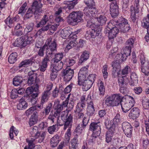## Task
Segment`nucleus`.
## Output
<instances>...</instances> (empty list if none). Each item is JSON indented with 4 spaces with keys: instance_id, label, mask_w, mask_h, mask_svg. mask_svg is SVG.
<instances>
[{
    "instance_id": "nucleus-40",
    "label": "nucleus",
    "mask_w": 149,
    "mask_h": 149,
    "mask_svg": "<svg viewBox=\"0 0 149 149\" xmlns=\"http://www.w3.org/2000/svg\"><path fill=\"white\" fill-rule=\"evenodd\" d=\"M98 123L93 122L91 123L89 126V130L92 132L97 131L101 128L100 125L98 124Z\"/></svg>"
},
{
    "instance_id": "nucleus-47",
    "label": "nucleus",
    "mask_w": 149,
    "mask_h": 149,
    "mask_svg": "<svg viewBox=\"0 0 149 149\" xmlns=\"http://www.w3.org/2000/svg\"><path fill=\"white\" fill-rule=\"evenodd\" d=\"M142 104L144 109H148L149 108V100L145 97H143Z\"/></svg>"
},
{
    "instance_id": "nucleus-15",
    "label": "nucleus",
    "mask_w": 149,
    "mask_h": 149,
    "mask_svg": "<svg viewBox=\"0 0 149 149\" xmlns=\"http://www.w3.org/2000/svg\"><path fill=\"white\" fill-rule=\"evenodd\" d=\"M91 27L92 29L90 32L91 36L93 38H95L100 33L102 30V27L101 26L93 24L91 25Z\"/></svg>"
},
{
    "instance_id": "nucleus-21",
    "label": "nucleus",
    "mask_w": 149,
    "mask_h": 149,
    "mask_svg": "<svg viewBox=\"0 0 149 149\" xmlns=\"http://www.w3.org/2000/svg\"><path fill=\"white\" fill-rule=\"evenodd\" d=\"M60 107V106H58V107ZM55 110L56 111L54 112V114L51 113L48 118V120H51L52 123L54 122V119L56 117L57 118L58 120L60 119L59 115L60 113V109H59L58 108L57 109V110Z\"/></svg>"
},
{
    "instance_id": "nucleus-60",
    "label": "nucleus",
    "mask_w": 149,
    "mask_h": 149,
    "mask_svg": "<svg viewBox=\"0 0 149 149\" xmlns=\"http://www.w3.org/2000/svg\"><path fill=\"white\" fill-rule=\"evenodd\" d=\"M27 6V3L26 2H25L22 6L20 7L18 11V14H21L22 15L26 12V9L25 7Z\"/></svg>"
},
{
    "instance_id": "nucleus-46",
    "label": "nucleus",
    "mask_w": 149,
    "mask_h": 149,
    "mask_svg": "<svg viewBox=\"0 0 149 149\" xmlns=\"http://www.w3.org/2000/svg\"><path fill=\"white\" fill-rule=\"evenodd\" d=\"M121 122V120L120 118V115L119 114L117 113L113 119V124L114 125H116L119 124Z\"/></svg>"
},
{
    "instance_id": "nucleus-5",
    "label": "nucleus",
    "mask_w": 149,
    "mask_h": 149,
    "mask_svg": "<svg viewBox=\"0 0 149 149\" xmlns=\"http://www.w3.org/2000/svg\"><path fill=\"white\" fill-rule=\"evenodd\" d=\"M72 116L70 115L68 116V118L64 125L63 129L64 130L68 128L65 135V141L66 143H68L70 139L71 133V129L72 127Z\"/></svg>"
},
{
    "instance_id": "nucleus-28",
    "label": "nucleus",
    "mask_w": 149,
    "mask_h": 149,
    "mask_svg": "<svg viewBox=\"0 0 149 149\" xmlns=\"http://www.w3.org/2000/svg\"><path fill=\"white\" fill-rule=\"evenodd\" d=\"M45 135L46 132H43L41 134L40 132H38L36 134L34 133L32 135L33 137V139H35L39 138L38 142L41 143L44 140Z\"/></svg>"
},
{
    "instance_id": "nucleus-25",
    "label": "nucleus",
    "mask_w": 149,
    "mask_h": 149,
    "mask_svg": "<svg viewBox=\"0 0 149 149\" xmlns=\"http://www.w3.org/2000/svg\"><path fill=\"white\" fill-rule=\"evenodd\" d=\"M63 65V63L62 62L54 61L51 68L52 69L58 72L62 68Z\"/></svg>"
},
{
    "instance_id": "nucleus-6",
    "label": "nucleus",
    "mask_w": 149,
    "mask_h": 149,
    "mask_svg": "<svg viewBox=\"0 0 149 149\" xmlns=\"http://www.w3.org/2000/svg\"><path fill=\"white\" fill-rule=\"evenodd\" d=\"M83 13L82 12H72L67 17V22L71 24L74 22L78 23L83 21Z\"/></svg>"
},
{
    "instance_id": "nucleus-19",
    "label": "nucleus",
    "mask_w": 149,
    "mask_h": 149,
    "mask_svg": "<svg viewBox=\"0 0 149 149\" xmlns=\"http://www.w3.org/2000/svg\"><path fill=\"white\" fill-rule=\"evenodd\" d=\"M140 113L139 109L137 107H134L130 111L129 116L130 119H135L139 116Z\"/></svg>"
},
{
    "instance_id": "nucleus-1",
    "label": "nucleus",
    "mask_w": 149,
    "mask_h": 149,
    "mask_svg": "<svg viewBox=\"0 0 149 149\" xmlns=\"http://www.w3.org/2000/svg\"><path fill=\"white\" fill-rule=\"evenodd\" d=\"M123 97L120 93H113L107 96L105 100V104L108 107H116L118 106Z\"/></svg>"
},
{
    "instance_id": "nucleus-4",
    "label": "nucleus",
    "mask_w": 149,
    "mask_h": 149,
    "mask_svg": "<svg viewBox=\"0 0 149 149\" xmlns=\"http://www.w3.org/2000/svg\"><path fill=\"white\" fill-rule=\"evenodd\" d=\"M45 47L46 54L48 55H51L54 52L56 51L57 44L55 40L52 41V38L47 39L44 45ZM48 56L47 57H48Z\"/></svg>"
},
{
    "instance_id": "nucleus-51",
    "label": "nucleus",
    "mask_w": 149,
    "mask_h": 149,
    "mask_svg": "<svg viewBox=\"0 0 149 149\" xmlns=\"http://www.w3.org/2000/svg\"><path fill=\"white\" fill-rule=\"evenodd\" d=\"M37 92L35 88L32 86L28 87L26 90V93L28 95H32L34 93Z\"/></svg>"
},
{
    "instance_id": "nucleus-37",
    "label": "nucleus",
    "mask_w": 149,
    "mask_h": 149,
    "mask_svg": "<svg viewBox=\"0 0 149 149\" xmlns=\"http://www.w3.org/2000/svg\"><path fill=\"white\" fill-rule=\"evenodd\" d=\"M113 132L114 129L111 128L109 129L107 132L106 137V141L107 143H109L111 141Z\"/></svg>"
},
{
    "instance_id": "nucleus-56",
    "label": "nucleus",
    "mask_w": 149,
    "mask_h": 149,
    "mask_svg": "<svg viewBox=\"0 0 149 149\" xmlns=\"http://www.w3.org/2000/svg\"><path fill=\"white\" fill-rule=\"evenodd\" d=\"M134 40L132 38H129L126 42V47H129L132 48L134 44Z\"/></svg>"
},
{
    "instance_id": "nucleus-38",
    "label": "nucleus",
    "mask_w": 149,
    "mask_h": 149,
    "mask_svg": "<svg viewBox=\"0 0 149 149\" xmlns=\"http://www.w3.org/2000/svg\"><path fill=\"white\" fill-rule=\"evenodd\" d=\"M112 66L113 70L115 72L119 71L121 68V66L120 62L118 60L114 61L111 63Z\"/></svg>"
},
{
    "instance_id": "nucleus-61",
    "label": "nucleus",
    "mask_w": 149,
    "mask_h": 149,
    "mask_svg": "<svg viewBox=\"0 0 149 149\" xmlns=\"http://www.w3.org/2000/svg\"><path fill=\"white\" fill-rule=\"evenodd\" d=\"M48 93L47 91H45L43 93L42 96V97L41 102L42 103H44L45 102L47 101L48 99Z\"/></svg>"
},
{
    "instance_id": "nucleus-63",
    "label": "nucleus",
    "mask_w": 149,
    "mask_h": 149,
    "mask_svg": "<svg viewBox=\"0 0 149 149\" xmlns=\"http://www.w3.org/2000/svg\"><path fill=\"white\" fill-rule=\"evenodd\" d=\"M17 90L16 89H13L11 92L10 96L12 99L16 98L17 96Z\"/></svg>"
},
{
    "instance_id": "nucleus-24",
    "label": "nucleus",
    "mask_w": 149,
    "mask_h": 149,
    "mask_svg": "<svg viewBox=\"0 0 149 149\" xmlns=\"http://www.w3.org/2000/svg\"><path fill=\"white\" fill-rule=\"evenodd\" d=\"M131 71V68L130 66L127 65L121 71V73L120 71L117 72V74L118 77L121 75L126 76L130 73Z\"/></svg>"
},
{
    "instance_id": "nucleus-64",
    "label": "nucleus",
    "mask_w": 149,
    "mask_h": 149,
    "mask_svg": "<svg viewBox=\"0 0 149 149\" xmlns=\"http://www.w3.org/2000/svg\"><path fill=\"white\" fill-rule=\"evenodd\" d=\"M95 77L96 74H90L88 76L86 79L93 84Z\"/></svg>"
},
{
    "instance_id": "nucleus-12",
    "label": "nucleus",
    "mask_w": 149,
    "mask_h": 149,
    "mask_svg": "<svg viewBox=\"0 0 149 149\" xmlns=\"http://www.w3.org/2000/svg\"><path fill=\"white\" fill-rule=\"evenodd\" d=\"M118 77H119L118 79V84L120 87V91L121 93H123L125 91H126L125 87L129 82V80L128 78L126 76H122L121 77L119 76Z\"/></svg>"
},
{
    "instance_id": "nucleus-35",
    "label": "nucleus",
    "mask_w": 149,
    "mask_h": 149,
    "mask_svg": "<svg viewBox=\"0 0 149 149\" xmlns=\"http://www.w3.org/2000/svg\"><path fill=\"white\" fill-rule=\"evenodd\" d=\"M48 17L46 15H45L40 21L37 24L36 27L38 28L42 27L45 25L48 21Z\"/></svg>"
},
{
    "instance_id": "nucleus-54",
    "label": "nucleus",
    "mask_w": 149,
    "mask_h": 149,
    "mask_svg": "<svg viewBox=\"0 0 149 149\" xmlns=\"http://www.w3.org/2000/svg\"><path fill=\"white\" fill-rule=\"evenodd\" d=\"M88 67L89 65H87L82 68L79 72V74H82L86 75L88 72Z\"/></svg>"
},
{
    "instance_id": "nucleus-18",
    "label": "nucleus",
    "mask_w": 149,
    "mask_h": 149,
    "mask_svg": "<svg viewBox=\"0 0 149 149\" xmlns=\"http://www.w3.org/2000/svg\"><path fill=\"white\" fill-rule=\"evenodd\" d=\"M39 81V79L37 78V76L36 73H33L29 76L28 80V84L29 85H31L33 84H35L36 86H37V87H38L37 83Z\"/></svg>"
},
{
    "instance_id": "nucleus-7",
    "label": "nucleus",
    "mask_w": 149,
    "mask_h": 149,
    "mask_svg": "<svg viewBox=\"0 0 149 149\" xmlns=\"http://www.w3.org/2000/svg\"><path fill=\"white\" fill-rule=\"evenodd\" d=\"M114 21L116 22L115 23V24L116 23V25L119 29L121 32L125 33L130 29V27L128 24L127 20L125 18L121 17L118 20Z\"/></svg>"
},
{
    "instance_id": "nucleus-20",
    "label": "nucleus",
    "mask_w": 149,
    "mask_h": 149,
    "mask_svg": "<svg viewBox=\"0 0 149 149\" xmlns=\"http://www.w3.org/2000/svg\"><path fill=\"white\" fill-rule=\"evenodd\" d=\"M131 48L128 47H125L123 49V52H121L120 58L123 61L126 60L127 57L130 55Z\"/></svg>"
},
{
    "instance_id": "nucleus-44",
    "label": "nucleus",
    "mask_w": 149,
    "mask_h": 149,
    "mask_svg": "<svg viewBox=\"0 0 149 149\" xmlns=\"http://www.w3.org/2000/svg\"><path fill=\"white\" fill-rule=\"evenodd\" d=\"M99 90L100 91L99 94L101 96H103L105 93V88L103 82L101 81L98 85Z\"/></svg>"
},
{
    "instance_id": "nucleus-42",
    "label": "nucleus",
    "mask_w": 149,
    "mask_h": 149,
    "mask_svg": "<svg viewBox=\"0 0 149 149\" xmlns=\"http://www.w3.org/2000/svg\"><path fill=\"white\" fill-rule=\"evenodd\" d=\"M142 25L143 27L146 29L147 30L149 29V14L143 19Z\"/></svg>"
},
{
    "instance_id": "nucleus-26",
    "label": "nucleus",
    "mask_w": 149,
    "mask_h": 149,
    "mask_svg": "<svg viewBox=\"0 0 149 149\" xmlns=\"http://www.w3.org/2000/svg\"><path fill=\"white\" fill-rule=\"evenodd\" d=\"M68 28H65L62 29L61 32V37L63 38H66L67 37L69 38L70 35L72 34L74 32H72L71 29H69Z\"/></svg>"
},
{
    "instance_id": "nucleus-32",
    "label": "nucleus",
    "mask_w": 149,
    "mask_h": 149,
    "mask_svg": "<svg viewBox=\"0 0 149 149\" xmlns=\"http://www.w3.org/2000/svg\"><path fill=\"white\" fill-rule=\"evenodd\" d=\"M24 40L23 37L18 38L13 43V45L15 47H24Z\"/></svg>"
},
{
    "instance_id": "nucleus-23",
    "label": "nucleus",
    "mask_w": 149,
    "mask_h": 149,
    "mask_svg": "<svg viewBox=\"0 0 149 149\" xmlns=\"http://www.w3.org/2000/svg\"><path fill=\"white\" fill-rule=\"evenodd\" d=\"M38 114L37 112L35 111L31 116L29 121V124L30 126L35 124L38 120Z\"/></svg>"
},
{
    "instance_id": "nucleus-62",
    "label": "nucleus",
    "mask_w": 149,
    "mask_h": 149,
    "mask_svg": "<svg viewBox=\"0 0 149 149\" xmlns=\"http://www.w3.org/2000/svg\"><path fill=\"white\" fill-rule=\"evenodd\" d=\"M57 126L56 125H54L49 127L48 129V132L51 134H53L54 132L57 131Z\"/></svg>"
},
{
    "instance_id": "nucleus-33",
    "label": "nucleus",
    "mask_w": 149,
    "mask_h": 149,
    "mask_svg": "<svg viewBox=\"0 0 149 149\" xmlns=\"http://www.w3.org/2000/svg\"><path fill=\"white\" fill-rule=\"evenodd\" d=\"M81 86H82V88L84 91H86L89 90L93 84L91 82L87 79L84 80Z\"/></svg>"
},
{
    "instance_id": "nucleus-50",
    "label": "nucleus",
    "mask_w": 149,
    "mask_h": 149,
    "mask_svg": "<svg viewBox=\"0 0 149 149\" xmlns=\"http://www.w3.org/2000/svg\"><path fill=\"white\" fill-rule=\"evenodd\" d=\"M50 25L47 24L45 26L43 27L42 28L40 29L37 32L36 35H40L42 33L47 31L49 29Z\"/></svg>"
},
{
    "instance_id": "nucleus-49",
    "label": "nucleus",
    "mask_w": 149,
    "mask_h": 149,
    "mask_svg": "<svg viewBox=\"0 0 149 149\" xmlns=\"http://www.w3.org/2000/svg\"><path fill=\"white\" fill-rule=\"evenodd\" d=\"M22 82V78L20 77H15L13 81V84L16 86L19 85Z\"/></svg>"
},
{
    "instance_id": "nucleus-16",
    "label": "nucleus",
    "mask_w": 149,
    "mask_h": 149,
    "mask_svg": "<svg viewBox=\"0 0 149 149\" xmlns=\"http://www.w3.org/2000/svg\"><path fill=\"white\" fill-rule=\"evenodd\" d=\"M92 101L91 95H88L86 99V101L88 104L86 110L90 116H92L95 111L94 104Z\"/></svg>"
},
{
    "instance_id": "nucleus-30",
    "label": "nucleus",
    "mask_w": 149,
    "mask_h": 149,
    "mask_svg": "<svg viewBox=\"0 0 149 149\" xmlns=\"http://www.w3.org/2000/svg\"><path fill=\"white\" fill-rule=\"evenodd\" d=\"M68 103V100H65L63 102L62 104H59V102L57 101L54 102V107L55 110H57V109L58 108V106H60V107H59V109H60V113L61 111L62 110L63 107H65L67 106Z\"/></svg>"
},
{
    "instance_id": "nucleus-58",
    "label": "nucleus",
    "mask_w": 149,
    "mask_h": 149,
    "mask_svg": "<svg viewBox=\"0 0 149 149\" xmlns=\"http://www.w3.org/2000/svg\"><path fill=\"white\" fill-rule=\"evenodd\" d=\"M135 8L134 7H132L131 8V18L133 22H135L136 19V13H137L135 12V10H134Z\"/></svg>"
},
{
    "instance_id": "nucleus-45",
    "label": "nucleus",
    "mask_w": 149,
    "mask_h": 149,
    "mask_svg": "<svg viewBox=\"0 0 149 149\" xmlns=\"http://www.w3.org/2000/svg\"><path fill=\"white\" fill-rule=\"evenodd\" d=\"M38 93L37 92H35L30 96V102L33 104H34L36 103L37 99L36 98L38 97Z\"/></svg>"
},
{
    "instance_id": "nucleus-8",
    "label": "nucleus",
    "mask_w": 149,
    "mask_h": 149,
    "mask_svg": "<svg viewBox=\"0 0 149 149\" xmlns=\"http://www.w3.org/2000/svg\"><path fill=\"white\" fill-rule=\"evenodd\" d=\"M141 62V72L146 76L149 74V61L146 60L144 54L141 53L140 57Z\"/></svg>"
},
{
    "instance_id": "nucleus-11",
    "label": "nucleus",
    "mask_w": 149,
    "mask_h": 149,
    "mask_svg": "<svg viewBox=\"0 0 149 149\" xmlns=\"http://www.w3.org/2000/svg\"><path fill=\"white\" fill-rule=\"evenodd\" d=\"M94 6L90 8L85 7L84 10V14L87 16L95 18L98 16L99 14L98 10Z\"/></svg>"
},
{
    "instance_id": "nucleus-55",
    "label": "nucleus",
    "mask_w": 149,
    "mask_h": 149,
    "mask_svg": "<svg viewBox=\"0 0 149 149\" xmlns=\"http://www.w3.org/2000/svg\"><path fill=\"white\" fill-rule=\"evenodd\" d=\"M63 56V54L62 53H60L56 54L55 55L54 58V61L60 62V60L62 59Z\"/></svg>"
},
{
    "instance_id": "nucleus-29",
    "label": "nucleus",
    "mask_w": 149,
    "mask_h": 149,
    "mask_svg": "<svg viewBox=\"0 0 149 149\" xmlns=\"http://www.w3.org/2000/svg\"><path fill=\"white\" fill-rule=\"evenodd\" d=\"M61 139L59 136L57 134L55 135L51 139L50 144L52 146L55 147L60 141Z\"/></svg>"
},
{
    "instance_id": "nucleus-17",
    "label": "nucleus",
    "mask_w": 149,
    "mask_h": 149,
    "mask_svg": "<svg viewBox=\"0 0 149 149\" xmlns=\"http://www.w3.org/2000/svg\"><path fill=\"white\" fill-rule=\"evenodd\" d=\"M110 11L112 17L114 18L118 14V6L117 1L111 2L110 5Z\"/></svg>"
},
{
    "instance_id": "nucleus-48",
    "label": "nucleus",
    "mask_w": 149,
    "mask_h": 149,
    "mask_svg": "<svg viewBox=\"0 0 149 149\" xmlns=\"http://www.w3.org/2000/svg\"><path fill=\"white\" fill-rule=\"evenodd\" d=\"M16 18L15 17L11 18L9 17H8L5 20V22L7 25L10 26V25L13 24L14 21H16Z\"/></svg>"
},
{
    "instance_id": "nucleus-14",
    "label": "nucleus",
    "mask_w": 149,
    "mask_h": 149,
    "mask_svg": "<svg viewBox=\"0 0 149 149\" xmlns=\"http://www.w3.org/2000/svg\"><path fill=\"white\" fill-rule=\"evenodd\" d=\"M122 128L125 135L127 137L130 138L132 136V127L129 123L125 122L122 124Z\"/></svg>"
},
{
    "instance_id": "nucleus-53",
    "label": "nucleus",
    "mask_w": 149,
    "mask_h": 149,
    "mask_svg": "<svg viewBox=\"0 0 149 149\" xmlns=\"http://www.w3.org/2000/svg\"><path fill=\"white\" fill-rule=\"evenodd\" d=\"M36 106H33L27 110L25 112V114L27 116H29L31 115L34 111L36 110Z\"/></svg>"
},
{
    "instance_id": "nucleus-41",
    "label": "nucleus",
    "mask_w": 149,
    "mask_h": 149,
    "mask_svg": "<svg viewBox=\"0 0 149 149\" xmlns=\"http://www.w3.org/2000/svg\"><path fill=\"white\" fill-rule=\"evenodd\" d=\"M49 61L48 57L46 56L45 58H44L42 62V65L39 68L41 71L44 72L45 70L47 65V61Z\"/></svg>"
},
{
    "instance_id": "nucleus-31",
    "label": "nucleus",
    "mask_w": 149,
    "mask_h": 149,
    "mask_svg": "<svg viewBox=\"0 0 149 149\" xmlns=\"http://www.w3.org/2000/svg\"><path fill=\"white\" fill-rule=\"evenodd\" d=\"M77 134H76L74 138L72 139L69 146L70 149H76L77 145L79 144V141L77 138Z\"/></svg>"
},
{
    "instance_id": "nucleus-9",
    "label": "nucleus",
    "mask_w": 149,
    "mask_h": 149,
    "mask_svg": "<svg viewBox=\"0 0 149 149\" xmlns=\"http://www.w3.org/2000/svg\"><path fill=\"white\" fill-rule=\"evenodd\" d=\"M42 4L40 2L37 1H34L32 5V8L35 10L34 14L36 19H38L40 17V14L38 13H41L42 12Z\"/></svg>"
},
{
    "instance_id": "nucleus-10",
    "label": "nucleus",
    "mask_w": 149,
    "mask_h": 149,
    "mask_svg": "<svg viewBox=\"0 0 149 149\" xmlns=\"http://www.w3.org/2000/svg\"><path fill=\"white\" fill-rule=\"evenodd\" d=\"M79 32V30H77L74 32L73 33L70 35L69 38L70 41L69 43L66 46L65 49L69 50L72 47L76 46L77 44V42L76 40L77 37L76 35Z\"/></svg>"
},
{
    "instance_id": "nucleus-57",
    "label": "nucleus",
    "mask_w": 149,
    "mask_h": 149,
    "mask_svg": "<svg viewBox=\"0 0 149 149\" xmlns=\"http://www.w3.org/2000/svg\"><path fill=\"white\" fill-rule=\"evenodd\" d=\"M108 66L107 65H104L103 67L102 70L103 76L104 79H105L107 78L108 76V72H107V69Z\"/></svg>"
},
{
    "instance_id": "nucleus-13",
    "label": "nucleus",
    "mask_w": 149,
    "mask_h": 149,
    "mask_svg": "<svg viewBox=\"0 0 149 149\" xmlns=\"http://www.w3.org/2000/svg\"><path fill=\"white\" fill-rule=\"evenodd\" d=\"M74 74L73 69L66 68L63 72L62 76L64 81L66 82L70 81L72 79Z\"/></svg>"
},
{
    "instance_id": "nucleus-36",
    "label": "nucleus",
    "mask_w": 149,
    "mask_h": 149,
    "mask_svg": "<svg viewBox=\"0 0 149 149\" xmlns=\"http://www.w3.org/2000/svg\"><path fill=\"white\" fill-rule=\"evenodd\" d=\"M32 63V61L31 59H27L22 61L19 64L18 67L19 68L27 67Z\"/></svg>"
},
{
    "instance_id": "nucleus-39",
    "label": "nucleus",
    "mask_w": 149,
    "mask_h": 149,
    "mask_svg": "<svg viewBox=\"0 0 149 149\" xmlns=\"http://www.w3.org/2000/svg\"><path fill=\"white\" fill-rule=\"evenodd\" d=\"M17 54L16 52H13L9 56L8 61L10 63H14L17 60Z\"/></svg>"
},
{
    "instance_id": "nucleus-52",
    "label": "nucleus",
    "mask_w": 149,
    "mask_h": 149,
    "mask_svg": "<svg viewBox=\"0 0 149 149\" xmlns=\"http://www.w3.org/2000/svg\"><path fill=\"white\" fill-rule=\"evenodd\" d=\"M84 1L87 6L86 7L90 8L95 6V3L94 0H84Z\"/></svg>"
},
{
    "instance_id": "nucleus-27",
    "label": "nucleus",
    "mask_w": 149,
    "mask_h": 149,
    "mask_svg": "<svg viewBox=\"0 0 149 149\" xmlns=\"http://www.w3.org/2000/svg\"><path fill=\"white\" fill-rule=\"evenodd\" d=\"M89 57V52L87 51H84L82 52L79 60V62L82 63L88 59Z\"/></svg>"
},
{
    "instance_id": "nucleus-43",
    "label": "nucleus",
    "mask_w": 149,
    "mask_h": 149,
    "mask_svg": "<svg viewBox=\"0 0 149 149\" xmlns=\"http://www.w3.org/2000/svg\"><path fill=\"white\" fill-rule=\"evenodd\" d=\"M13 133L15 136H17L18 133V131L13 126H12L10 129L9 136L11 139H13L14 138Z\"/></svg>"
},
{
    "instance_id": "nucleus-3",
    "label": "nucleus",
    "mask_w": 149,
    "mask_h": 149,
    "mask_svg": "<svg viewBox=\"0 0 149 149\" xmlns=\"http://www.w3.org/2000/svg\"><path fill=\"white\" fill-rule=\"evenodd\" d=\"M135 101L133 97L129 95L125 96V99L121 103L123 111L126 113L128 112L134 105Z\"/></svg>"
},
{
    "instance_id": "nucleus-34",
    "label": "nucleus",
    "mask_w": 149,
    "mask_h": 149,
    "mask_svg": "<svg viewBox=\"0 0 149 149\" xmlns=\"http://www.w3.org/2000/svg\"><path fill=\"white\" fill-rule=\"evenodd\" d=\"M95 18L97 19V21L101 25L105 24L107 20V18L104 15L98 14V16L96 17Z\"/></svg>"
},
{
    "instance_id": "nucleus-59",
    "label": "nucleus",
    "mask_w": 149,
    "mask_h": 149,
    "mask_svg": "<svg viewBox=\"0 0 149 149\" xmlns=\"http://www.w3.org/2000/svg\"><path fill=\"white\" fill-rule=\"evenodd\" d=\"M86 75L81 74H79V73L78 74V84L80 86L81 85V84L83 81L84 80V79L85 78Z\"/></svg>"
},
{
    "instance_id": "nucleus-22",
    "label": "nucleus",
    "mask_w": 149,
    "mask_h": 149,
    "mask_svg": "<svg viewBox=\"0 0 149 149\" xmlns=\"http://www.w3.org/2000/svg\"><path fill=\"white\" fill-rule=\"evenodd\" d=\"M28 107V104L25 100L22 98L19 100V103L17 104V109L23 110L26 109Z\"/></svg>"
},
{
    "instance_id": "nucleus-2",
    "label": "nucleus",
    "mask_w": 149,
    "mask_h": 149,
    "mask_svg": "<svg viewBox=\"0 0 149 149\" xmlns=\"http://www.w3.org/2000/svg\"><path fill=\"white\" fill-rule=\"evenodd\" d=\"M116 22L111 21L109 22L107 27L104 30V32L108 33V37L109 39H113L116 36L120 29L116 25H113Z\"/></svg>"
}]
</instances>
